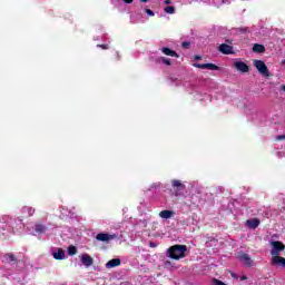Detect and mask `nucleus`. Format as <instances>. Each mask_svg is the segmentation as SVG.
Listing matches in <instances>:
<instances>
[{"label":"nucleus","mask_w":285,"mask_h":285,"mask_svg":"<svg viewBox=\"0 0 285 285\" xmlns=\"http://www.w3.org/2000/svg\"><path fill=\"white\" fill-rule=\"evenodd\" d=\"M219 51L223 55H233V47L230 45L222 43L219 46Z\"/></svg>","instance_id":"f8f14e48"},{"label":"nucleus","mask_w":285,"mask_h":285,"mask_svg":"<svg viewBox=\"0 0 285 285\" xmlns=\"http://www.w3.org/2000/svg\"><path fill=\"white\" fill-rule=\"evenodd\" d=\"M195 59H202V57H199V56H196V57H195Z\"/></svg>","instance_id":"58836bf2"},{"label":"nucleus","mask_w":285,"mask_h":285,"mask_svg":"<svg viewBox=\"0 0 285 285\" xmlns=\"http://www.w3.org/2000/svg\"><path fill=\"white\" fill-rule=\"evenodd\" d=\"M68 255H77V247L69 246L68 248Z\"/></svg>","instance_id":"5701e85b"},{"label":"nucleus","mask_w":285,"mask_h":285,"mask_svg":"<svg viewBox=\"0 0 285 285\" xmlns=\"http://www.w3.org/2000/svg\"><path fill=\"white\" fill-rule=\"evenodd\" d=\"M140 1H142V3H147L148 0H140Z\"/></svg>","instance_id":"4c0bfd02"},{"label":"nucleus","mask_w":285,"mask_h":285,"mask_svg":"<svg viewBox=\"0 0 285 285\" xmlns=\"http://www.w3.org/2000/svg\"><path fill=\"white\" fill-rule=\"evenodd\" d=\"M253 51L254 52H266V48L264 47V45L256 43L253 47Z\"/></svg>","instance_id":"aec40b11"},{"label":"nucleus","mask_w":285,"mask_h":285,"mask_svg":"<svg viewBox=\"0 0 285 285\" xmlns=\"http://www.w3.org/2000/svg\"><path fill=\"white\" fill-rule=\"evenodd\" d=\"M4 259H7V262H14V263H17V257L13 256V254H6L4 255Z\"/></svg>","instance_id":"412c9836"},{"label":"nucleus","mask_w":285,"mask_h":285,"mask_svg":"<svg viewBox=\"0 0 285 285\" xmlns=\"http://www.w3.org/2000/svg\"><path fill=\"white\" fill-rule=\"evenodd\" d=\"M246 279H248V276H246V275L240 276V282H244Z\"/></svg>","instance_id":"c85d7f7f"},{"label":"nucleus","mask_w":285,"mask_h":285,"mask_svg":"<svg viewBox=\"0 0 285 285\" xmlns=\"http://www.w3.org/2000/svg\"><path fill=\"white\" fill-rule=\"evenodd\" d=\"M281 90L285 92V85L281 86Z\"/></svg>","instance_id":"f704fd0d"},{"label":"nucleus","mask_w":285,"mask_h":285,"mask_svg":"<svg viewBox=\"0 0 285 285\" xmlns=\"http://www.w3.org/2000/svg\"><path fill=\"white\" fill-rule=\"evenodd\" d=\"M151 188H159V184L151 185Z\"/></svg>","instance_id":"473e14b6"},{"label":"nucleus","mask_w":285,"mask_h":285,"mask_svg":"<svg viewBox=\"0 0 285 285\" xmlns=\"http://www.w3.org/2000/svg\"><path fill=\"white\" fill-rule=\"evenodd\" d=\"M98 48H102V50H108V45H98Z\"/></svg>","instance_id":"cd10ccee"},{"label":"nucleus","mask_w":285,"mask_h":285,"mask_svg":"<svg viewBox=\"0 0 285 285\" xmlns=\"http://www.w3.org/2000/svg\"><path fill=\"white\" fill-rule=\"evenodd\" d=\"M53 259H66V252L59 248L57 252L52 253Z\"/></svg>","instance_id":"4468645a"},{"label":"nucleus","mask_w":285,"mask_h":285,"mask_svg":"<svg viewBox=\"0 0 285 285\" xmlns=\"http://www.w3.org/2000/svg\"><path fill=\"white\" fill-rule=\"evenodd\" d=\"M273 266H283L285 268V258L282 256H274L272 257Z\"/></svg>","instance_id":"9d476101"},{"label":"nucleus","mask_w":285,"mask_h":285,"mask_svg":"<svg viewBox=\"0 0 285 285\" xmlns=\"http://www.w3.org/2000/svg\"><path fill=\"white\" fill-rule=\"evenodd\" d=\"M272 246V250H271V255L273 257H279V254L282 253V250H284L285 246L283 245L282 242L279 240H273L271 243Z\"/></svg>","instance_id":"7ed1b4c3"},{"label":"nucleus","mask_w":285,"mask_h":285,"mask_svg":"<svg viewBox=\"0 0 285 285\" xmlns=\"http://www.w3.org/2000/svg\"><path fill=\"white\" fill-rule=\"evenodd\" d=\"M194 68H199L200 70H219V67H217L214 63H194Z\"/></svg>","instance_id":"39448f33"},{"label":"nucleus","mask_w":285,"mask_h":285,"mask_svg":"<svg viewBox=\"0 0 285 285\" xmlns=\"http://www.w3.org/2000/svg\"><path fill=\"white\" fill-rule=\"evenodd\" d=\"M232 277H233L234 279H239V276H237V274H235V273H232Z\"/></svg>","instance_id":"c756f323"},{"label":"nucleus","mask_w":285,"mask_h":285,"mask_svg":"<svg viewBox=\"0 0 285 285\" xmlns=\"http://www.w3.org/2000/svg\"><path fill=\"white\" fill-rule=\"evenodd\" d=\"M183 48H190V42H188V41H185V42H183Z\"/></svg>","instance_id":"bb28decb"},{"label":"nucleus","mask_w":285,"mask_h":285,"mask_svg":"<svg viewBox=\"0 0 285 285\" xmlns=\"http://www.w3.org/2000/svg\"><path fill=\"white\" fill-rule=\"evenodd\" d=\"M145 12L148 14V17H155V11L150 9H146Z\"/></svg>","instance_id":"393cba45"},{"label":"nucleus","mask_w":285,"mask_h":285,"mask_svg":"<svg viewBox=\"0 0 285 285\" xmlns=\"http://www.w3.org/2000/svg\"><path fill=\"white\" fill-rule=\"evenodd\" d=\"M35 230H36V233H39V235H43V233H46L48 230V227H46V225H43V224H36Z\"/></svg>","instance_id":"f3484780"},{"label":"nucleus","mask_w":285,"mask_h":285,"mask_svg":"<svg viewBox=\"0 0 285 285\" xmlns=\"http://www.w3.org/2000/svg\"><path fill=\"white\" fill-rule=\"evenodd\" d=\"M254 66L256 67L258 72L261 75H263V77H271V72L268 71V67L266 66V63L264 61L254 60Z\"/></svg>","instance_id":"20e7f679"},{"label":"nucleus","mask_w":285,"mask_h":285,"mask_svg":"<svg viewBox=\"0 0 285 285\" xmlns=\"http://www.w3.org/2000/svg\"><path fill=\"white\" fill-rule=\"evenodd\" d=\"M160 61H161L163 63H165V66H170V59H168V58L161 57V58H160Z\"/></svg>","instance_id":"b1692460"},{"label":"nucleus","mask_w":285,"mask_h":285,"mask_svg":"<svg viewBox=\"0 0 285 285\" xmlns=\"http://www.w3.org/2000/svg\"><path fill=\"white\" fill-rule=\"evenodd\" d=\"M161 52L164 55H167V57H179V55H177V51H173V49L170 48H163Z\"/></svg>","instance_id":"a211bd4d"},{"label":"nucleus","mask_w":285,"mask_h":285,"mask_svg":"<svg viewBox=\"0 0 285 285\" xmlns=\"http://www.w3.org/2000/svg\"><path fill=\"white\" fill-rule=\"evenodd\" d=\"M186 250H188L186 245H174L168 248L167 257L176 261L184 259V257H186Z\"/></svg>","instance_id":"f257e3e1"},{"label":"nucleus","mask_w":285,"mask_h":285,"mask_svg":"<svg viewBox=\"0 0 285 285\" xmlns=\"http://www.w3.org/2000/svg\"><path fill=\"white\" fill-rule=\"evenodd\" d=\"M169 264H170V262H168V261L165 262V266H169Z\"/></svg>","instance_id":"c9c22d12"},{"label":"nucleus","mask_w":285,"mask_h":285,"mask_svg":"<svg viewBox=\"0 0 285 285\" xmlns=\"http://www.w3.org/2000/svg\"><path fill=\"white\" fill-rule=\"evenodd\" d=\"M149 246H150L151 248H157V244H155V243H150Z\"/></svg>","instance_id":"7c9ffc66"},{"label":"nucleus","mask_w":285,"mask_h":285,"mask_svg":"<svg viewBox=\"0 0 285 285\" xmlns=\"http://www.w3.org/2000/svg\"><path fill=\"white\" fill-rule=\"evenodd\" d=\"M246 226H248V228L255 229V228H257V226H259V219H257V218L248 219L246 222Z\"/></svg>","instance_id":"dca6fc26"},{"label":"nucleus","mask_w":285,"mask_h":285,"mask_svg":"<svg viewBox=\"0 0 285 285\" xmlns=\"http://www.w3.org/2000/svg\"><path fill=\"white\" fill-rule=\"evenodd\" d=\"M243 32H246L248 29L247 28H244V29H240Z\"/></svg>","instance_id":"e433bc0d"},{"label":"nucleus","mask_w":285,"mask_h":285,"mask_svg":"<svg viewBox=\"0 0 285 285\" xmlns=\"http://www.w3.org/2000/svg\"><path fill=\"white\" fill-rule=\"evenodd\" d=\"M124 3H132V0H122Z\"/></svg>","instance_id":"72a5a7b5"},{"label":"nucleus","mask_w":285,"mask_h":285,"mask_svg":"<svg viewBox=\"0 0 285 285\" xmlns=\"http://www.w3.org/2000/svg\"><path fill=\"white\" fill-rule=\"evenodd\" d=\"M238 259L239 262H242V264H244V266H247V268H250V266H253V259L248 254H240L238 256Z\"/></svg>","instance_id":"0eeeda50"},{"label":"nucleus","mask_w":285,"mask_h":285,"mask_svg":"<svg viewBox=\"0 0 285 285\" xmlns=\"http://www.w3.org/2000/svg\"><path fill=\"white\" fill-rule=\"evenodd\" d=\"M171 186L173 188H176V190H184V188H186L181 180H173Z\"/></svg>","instance_id":"6ab92c4d"},{"label":"nucleus","mask_w":285,"mask_h":285,"mask_svg":"<svg viewBox=\"0 0 285 285\" xmlns=\"http://www.w3.org/2000/svg\"><path fill=\"white\" fill-rule=\"evenodd\" d=\"M21 213L26 217H32V215H35V213H36V209L33 207H31V206H23L21 208Z\"/></svg>","instance_id":"9b49d317"},{"label":"nucleus","mask_w":285,"mask_h":285,"mask_svg":"<svg viewBox=\"0 0 285 285\" xmlns=\"http://www.w3.org/2000/svg\"><path fill=\"white\" fill-rule=\"evenodd\" d=\"M96 239L98 242H110L112 239H117V235H115V234L110 235V234L100 233V234H97Z\"/></svg>","instance_id":"423d86ee"},{"label":"nucleus","mask_w":285,"mask_h":285,"mask_svg":"<svg viewBox=\"0 0 285 285\" xmlns=\"http://www.w3.org/2000/svg\"><path fill=\"white\" fill-rule=\"evenodd\" d=\"M2 222L8 224L11 228H16V230H19V228H23V219L18 218L14 219L10 216H3Z\"/></svg>","instance_id":"f03ea898"},{"label":"nucleus","mask_w":285,"mask_h":285,"mask_svg":"<svg viewBox=\"0 0 285 285\" xmlns=\"http://www.w3.org/2000/svg\"><path fill=\"white\" fill-rule=\"evenodd\" d=\"M276 139H277V141H284V139H285V134L277 136Z\"/></svg>","instance_id":"a878e982"},{"label":"nucleus","mask_w":285,"mask_h":285,"mask_svg":"<svg viewBox=\"0 0 285 285\" xmlns=\"http://www.w3.org/2000/svg\"><path fill=\"white\" fill-rule=\"evenodd\" d=\"M234 68H236L238 72H248L249 70L248 65H246V62H243V61L234 62Z\"/></svg>","instance_id":"1a4fd4ad"},{"label":"nucleus","mask_w":285,"mask_h":285,"mask_svg":"<svg viewBox=\"0 0 285 285\" xmlns=\"http://www.w3.org/2000/svg\"><path fill=\"white\" fill-rule=\"evenodd\" d=\"M283 63L285 65V60H283Z\"/></svg>","instance_id":"ea45409f"},{"label":"nucleus","mask_w":285,"mask_h":285,"mask_svg":"<svg viewBox=\"0 0 285 285\" xmlns=\"http://www.w3.org/2000/svg\"><path fill=\"white\" fill-rule=\"evenodd\" d=\"M165 3H166V6H170V3H173V1L171 0H165Z\"/></svg>","instance_id":"2f4dec72"},{"label":"nucleus","mask_w":285,"mask_h":285,"mask_svg":"<svg viewBox=\"0 0 285 285\" xmlns=\"http://www.w3.org/2000/svg\"><path fill=\"white\" fill-rule=\"evenodd\" d=\"M173 215H175V212H173V210H161L159 213V217H161V219H170V217H173Z\"/></svg>","instance_id":"2eb2a0df"},{"label":"nucleus","mask_w":285,"mask_h":285,"mask_svg":"<svg viewBox=\"0 0 285 285\" xmlns=\"http://www.w3.org/2000/svg\"><path fill=\"white\" fill-rule=\"evenodd\" d=\"M165 12L167 14H175V7L173 6L165 7Z\"/></svg>","instance_id":"4be33fe9"},{"label":"nucleus","mask_w":285,"mask_h":285,"mask_svg":"<svg viewBox=\"0 0 285 285\" xmlns=\"http://www.w3.org/2000/svg\"><path fill=\"white\" fill-rule=\"evenodd\" d=\"M80 262H81V264H83V266H87V268L92 266V264H95V261L88 254H82L80 256Z\"/></svg>","instance_id":"6e6552de"},{"label":"nucleus","mask_w":285,"mask_h":285,"mask_svg":"<svg viewBox=\"0 0 285 285\" xmlns=\"http://www.w3.org/2000/svg\"><path fill=\"white\" fill-rule=\"evenodd\" d=\"M117 266H121V259L114 258L106 264V268H117Z\"/></svg>","instance_id":"ddd939ff"}]
</instances>
